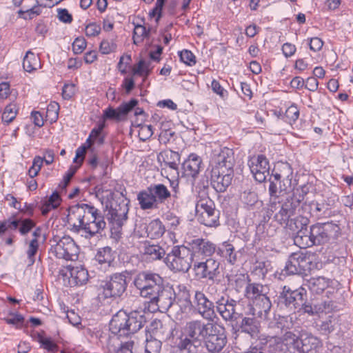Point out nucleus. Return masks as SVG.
Here are the masks:
<instances>
[{
	"label": "nucleus",
	"instance_id": "f257e3e1",
	"mask_svg": "<svg viewBox=\"0 0 353 353\" xmlns=\"http://www.w3.org/2000/svg\"><path fill=\"white\" fill-rule=\"evenodd\" d=\"M305 192L302 189L296 188L281 201H273L269 204L268 213H271L272 219L281 225H285L291 217L299 210L304 199Z\"/></svg>",
	"mask_w": 353,
	"mask_h": 353
},
{
	"label": "nucleus",
	"instance_id": "f03ea898",
	"mask_svg": "<svg viewBox=\"0 0 353 353\" xmlns=\"http://www.w3.org/2000/svg\"><path fill=\"white\" fill-rule=\"evenodd\" d=\"M144 310L127 313L123 310L117 312L110 322V330L114 335L128 336L137 332L146 323Z\"/></svg>",
	"mask_w": 353,
	"mask_h": 353
},
{
	"label": "nucleus",
	"instance_id": "7ed1b4c3",
	"mask_svg": "<svg viewBox=\"0 0 353 353\" xmlns=\"http://www.w3.org/2000/svg\"><path fill=\"white\" fill-rule=\"evenodd\" d=\"M340 227L332 222L316 223L310 226L307 234L304 238L297 239L298 246L303 249L313 245H320L327 243L330 239H336L340 234Z\"/></svg>",
	"mask_w": 353,
	"mask_h": 353
},
{
	"label": "nucleus",
	"instance_id": "20e7f679",
	"mask_svg": "<svg viewBox=\"0 0 353 353\" xmlns=\"http://www.w3.org/2000/svg\"><path fill=\"white\" fill-rule=\"evenodd\" d=\"M306 300L307 290L304 288H293L284 285L277 296L276 304L279 310L294 314L296 311H301V306Z\"/></svg>",
	"mask_w": 353,
	"mask_h": 353
},
{
	"label": "nucleus",
	"instance_id": "39448f33",
	"mask_svg": "<svg viewBox=\"0 0 353 353\" xmlns=\"http://www.w3.org/2000/svg\"><path fill=\"white\" fill-rule=\"evenodd\" d=\"M164 262L173 272H187L193 262V253L183 245H175L164 258Z\"/></svg>",
	"mask_w": 353,
	"mask_h": 353
},
{
	"label": "nucleus",
	"instance_id": "423d86ee",
	"mask_svg": "<svg viewBox=\"0 0 353 353\" xmlns=\"http://www.w3.org/2000/svg\"><path fill=\"white\" fill-rule=\"evenodd\" d=\"M133 284L139 291L141 296L150 299L161 289L163 279L159 274L142 271L135 276Z\"/></svg>",
	"mask_w": 353,
	"mask_h": 353
},
{
	"label": "nucleus",
	"instance_id": "0eeeda50",
	"mask_svg": "<svg viewBox=\"0 0 353 353\" xmlns=\"http://www.w3.org/2000/svg\"><path fill=\"white\" fill-rule=\"evenodd\" d=\"M96 209L91 203H81L70 206L68 209L67 221L72 227V230L77 233H83L86 222L90 220Z\"/></svg>",
	"mask_w": 353,
	"mask_h": 353
},
{
	"label": "nucleus",
	"instance_id": "6e6552de",
	"mask_svg": "<svg viewBox=\"0 0 353 353\" xmlns=\"http://www.w3.org/2000/svg\"><path fill=\"white\" fill-rule=\"evenodd\" d=\"M127 272H122L110 275L108 280L101 283L99 296L104 299L120 298L127 290Z\"/></svg>",
	"mask_w": 353,
	"mask_h": 353
},
{
	"label": "nucleus",
	"instance_id": "1a4fd4ad",
	"mask_svg": "<svg viewBox=\"0 0 353 353\" xmlns=\"http://www.w3.org/2000/svg\"><path fill=\"white\" fill-rule=\"evenodd\" d=\"M195 210L197 219L201 224L208 227L219 225V210L216 209L214 201L209 197L199 199Z\"/></svg>",
	"mask_w": 353,
	"mask_h": 353
},
{
	"label": "nucleus",
	"instance_id": "9d476101",
	"mask_svg": "<svg viewBox=\"0 0 353 353\" xmlns=\"http://www.w3.org/2000/svg\"><path fill=\"white\" fill-rule=\"evenodd\" d=\"M128 210V203L124 200L121 202L116 200L110 201L106 216L111 224L112 234L117 236L121 232L123 225L127 221Z\"/></svg>",
	"mask_w": 353,
	"mask_h": 353
},
{
	"label": "nucleus",
	"instance_id": "9b49d317",
	"mask_svg": "<svg viewBox=\"0 0 353 353\" xmlns=\"http://www.w3.org/2000/svg\"><path fill=\"white\" fill-rule=\"evenodd\" d=\"M244 303L243 300L236 301L229 296H221L215 301V310L223 320L232 321L245 315L244 308H240Z\"/></svg>",
	"mask_w": 353,
	"mask_h": 353
},
{
	"label": "nucleus",
	"instance_id": "f8f14e48",
	"mask_svg": "<svg viewBox=\"0 0 353 353\" xmlns=\"http://www.w3.org/2000/svg\"><path fill=\"white\" fill-rule=\"evenodd\" d=\"M311 264L310 254L303 252H294L289 256L282 273L284 275L306 274Z\"/></svg>",
	"mask_w": 353,
	"mask_h": 353
},
{
	"label": "nucleus",
	"instance_id": "ddd939ff",
	"mask_svg": "<svg viewBox=\"0 0 353 353\" xmlns=\"http://www.w3.org/2000/svg\"><path fill=\"white\" fill-rule=\"evenodd\" d=\"M174 291L175 317L177 320H181L192 310L190 292L188 287L183 284H179L174 287Z\"/></svg>",
	"mask_w": 353,
	"mask_h": 353
},
{
	"label": "nucleus",
	"instance_id": "4468645a",
	"mask_svg": "<svg viewBox=\"0 0 353 353\" xmlns=\"http://www.w3.org/2000/svg\"><path fill=\"white\" fill-rule=\"evenodd\" d=\"M55 244L52 245L50 253L57 258L66 261H74L78 257L79 248L74 240L69 236H64L58 241L53 239Z\"/></svg>",
	"mask_w": 353,
	"mask_h": 353
},
{
	"label": "nucleus",
	"instance_id": "2eb2a0df",
	"mask_svg": "<svg viewBox=\"0 0 353 353\" xmlns=\"http://www.w3.org/2000/svg\"><path fill=\"white\" fill-rule=\"evenodd\" d=\"M213 327V323H205L201 320H192L188 322L185 327V336L189 341L197 347L202 346V339H204L210 328ZM180 339H183L181 337Z\"/></svg>",
	"mask_w": 353,
	"mask_h": 353
},
{
	"label": "nucleus",
	"instance_id": "dca6fc26",
	"mask_svg": "<svg viewBox=\"0 0 353 353\" xmlns=\"http://www.w3.org/2000/svg\"><path fill=\"white\" fill-rule=\"evenodd\" d=\"M272 302L268 294L258 297L244 308V314L247 316H256L261 319L268 320L272 308Z\"/></svg>",
	"mask_w": 353,
	"mask_h": 353
},
{
	"label": "nucleus",
	"instance_id": "f3484780",
	"mask_svg": "<svg viewBox=\"0 0 353 353\" xmlns=\"http://www.w3.org/2000/svg\"><path fill=\"white\" fill-rule=\"evenodd\" d=\"M227 336L223 327L213 324L204 339L206 349L211 353H220L227 343Z\"/></svg>",
	"mask_w": 353,
	"mask_h": 353
},
{
	"label": "nucleus",
	"instance_id": "a211bd4d",
	"mask_svg": "<svg viewBox=\"0 0 353 353\" xmlns=\"http://www.w3.org/2000/svg\"><path fill=\"white\" fill-rule=\"evenodd\" d=\"M192 310H194L204 319L212 320L215 316V303L210 301L200 290H196L192 301Z\"/></svg>",
	"mask_w": 353,
	"mask_h": 353
},
{
	"label": "nucleus",
	"instance_id": "6ab92c4d",
	"mask_svg": "<svg viewBox=\"0 0 353 353\" xmlns=\"http://www.w3.org/2000/svg\"><path fill=\"white\" fill-rule=\"evenodd\" d=\"M174 286L163 285L159 292L155 293L150 299V303L152 305H154L161 312H167L168 310L172 309L174 310Z\"/></svg>",
	"mask_w": 353,
	"mask_h": 353
},
{
	"label": "nucleus",
	"instance_id": "aec40b11",
	"mask_svg": "<svg viewBox=\"0 0 353 353\" xmlns=\"http://www.w3.org/2000/svg\"><path fill=\"white\" fill-rule=\"evenodd\" d=\"M234 170L214 168L210 172V183L217 192H224L231 185Z\"/></svg>",
	"mask_w": 353,
	"mask_h": 353
},
{
	"label": "nucleus",
	"instance_id": "412c9836",
	"mask_svg": "<svg viewBox=\"0 0 353 353\" xmlns=\"http://www.w3.org/2000/svg\"><path fill=\"white\" fill-rule=\"evenodd\" d=\"M219 265L220 263L218 261L210 257L205 261H195L193 270L200 279L214 281L219 274Z\"/></svg>",
	"mask_w": 353,
	"mask_h": 353
},
{
	"label": "nucleus",
	"instance_id": "4be33fe9",
	"mask_svg": "<svg viewBox=\"0 0 353 353\" xmlns=\"http://www.w3.org/2000/svg\"><path fill=\"white\" fill-rule=\"evenodd\" d=\"M248 166L256 181L262 183L270 174V164L263 154L254 156L248 160Z\"/></svg>",
	"mask_w": 353,
	"mask_h": 353
},
{
	"label": "nucleus",
	"instance_id": "5701e85b",
	"mask_svg": "<svg viewBox=\"0 0 353 353\" xmlns=\"http://www.w3.org/2000/svg\"><path fill=\"white\" fill-rule=\"evenodd\" d=\"M201 164V158L195 153H191L181 165V177L194 182L200 172Z\"/></svg>",
	"mask_w": 353,
	"mask_h": 353
},
{
	"label": "nucleus",
	"instance_id": "b1692460",
	"mask_svg": "<svg viewBox=\"0 0 353 353\" xmlns=\"http://www.w3.org/2000/svg\"><path fill=\"white\" fill-rule=\"evenodd\" d=\"M234 152L232 149L225 147L219 150H214L211 159L212 168H221L234 170Z\"/></svg>",
	"mask_w": 353,
	"mask_h": 353
},
{
	"label": "nucleus",
	"instance_id": "393cba45",
	"mask_svg": "<svg viewBox=\"0 0 353 353\" xmlns=\"http://www.w3.org/2000/svg\"><path fill=\"white\" fill-rule=\"evenodd\" d=\"M106 227L104 216L99 209H96L90 220L86 222L84 232L81 234L87 239H90L97 234L101 233Z\"/></svg>",
	"mask_w": 353,
	"mask_h": 353
},
{
	"label": "nucleus",
	"instance_id": "a878e982",
	"mask_svg": "<svg viewBox=\"0 0 353 353\" xmlns=\"http://www.w3.org/2000/svg\"><path fill=\"white\" fill-rule=\"evenodd\" d=\"M310 223L309 219L304 215H298L291 217L285 228L291 231L295 235L293 237L294 243L298 246L297 239L304 238L307 234V225Z\"/></svg>",
	"mask_w": 353,
	"mask_h": 353
},
{
	"label": "nucleus",
	"instance_id": "bb28decb",
	"mask_svg": "<svg viewBox=\"0 0 353 353\" xmlns=\"http://www.w3.org/2000/svg\"><path fill=\"white\" fill-rule=\"evenodd\" d=\"M190 249L194 255L210 257L216 252V245L208 239L194 238L188 243Z\"/></svg>",
	"mask_w": 353,
	"mask_h": 353
},
{
	"label": "nucleus",
	"instance_id": "cd10ccee",
	"mask_svg": "<svg viewBox=\"0 0 353 353\" xmlns=\"http://www.w3.org/2000/svg\"><path fill=\"white\" fill-rule=\"evenodd\" d=\"M256 316H243L239 324L238 331L248 334L252 339H262L259 334L261 332V322L256 318Z\"/></svg>",
	"mask_w": 353,
	"mask_h": 353
},
{
	"label": "nucleus",
	"instance_id": "c85d7f7f",
	"mask_svg": "<svg viewBox=\"0 0 353 353\" xmlns=\"http://www.w3.org/2000/svg\"><path fill=\"white\" fill-rule=\"evenodd\" d=\"M301 208L304 211L309 210V213L311 216L317 219L329 218L333 215L330 203L325 201L321 202L312 201L308 204L305 203L301 205Z\"/></svg>",
	"mask_w": 353,
	"mask_h": 353
},
{
	"label": "nucleus",
	"instance_id": "c756f323",
	"mask_svg": "<svg viewBox=\"0 0 353 353\" xmlns=\"http://www.w3.org/2000/svg\"><path fill=\"white\" fill-rule=\"evenodd\" d=\"M264 340L265 343H268L270 346H275V350L278 347H282L283 344L285 345L288 344H296L299 347V336L291 331H285L282 337L278 336H265Z\"/></svg>",
	"mask_w": 353,
	"mask_h": 353
},
{
	"label": "nucleus",
	"instance_id": "7c9ffc66",
	"mask_svg": "<svg viewBox=\"0 0 353 353\" xmlns=\"http://www.w3.org/2000/svg\"><path fill=\"white\" fill-rule=\"evenodd\" d=\"M114 254L112 249L109 246L99 248L94 256L95 265L99 266V269L105 272L112 266L114 259Z\"/></svg>",
	"mask_w": 353,
	"mask_h": 353
},
{
	"label": "nucleus",
	"instance_id": "2f4dec72",
	"mask_svg": "<svg viewBox=\"0 0 353 353\" xmlns=\"http://www.w3.org/2000/svg\"><path fill=\"white\" fill-rule=\"evenodd\" d=\"M301 347H297L301 353H317L321 347L320 339L312 334L305 333L301 336Z\"/></svg>",
	"mask_w": 353,
	"mask_h": 353
},
{
	"label": "nucleus",
	"instance_id": "473e14b6",
	"mask_svg": "<svg viewBox=\"0 0 353 353\" xmlns=\"http://www.w3.org/2000/svg\"><path fill=\"white\" fill-rule=\"evenodd\" d=\"M280 172L274 170L272 177L276 181H279L280 192L286 190L288 186L291 185L292 171L288 163H283L279 168Z\"/></svg>",
	"mask_w": 353,
	"mask_h": 353
},
{
	"label": "nucleus",
	"instance_id": "72a5a7b5",
	"mask_svg": "<svg viewBox=\"0 0 353 353\" xmlns=\"http://www.w3.org/2000/svg\"><path fill=\"white\" fill-rule=\"evenodd\" d=\"M70 272L69 283L73 285H83L88 281V272L82 266L71 267L68 266Z\"/></svg>",
	"mask_w": 353,
	"mask_h": 353
},
{
	"label": "nucleus",
	"instance_id": "f704fd0d",
	"mask_svg": "<svg viewBox=\"0 0 353 353\" xmlns=\"http://www.w3.org/2000/svg\"><path fill=\"white\" fill-rule=\"evenodd\" d=\"M216 254L227 261L230 264L234 265L237 261V252L232 244L224 241L216 247Z\"/></svg>",
	"mask_w": 353,
	"mask_h": 353
},
{
	"label": "nucleus",
	"instance_id": "c9c22d12",
	"mask_svg": "<svg viewBox=\"0 0 353 353\" xmlns=\"http://www.w3.org/2000/svg\"><path fill=\"white\" fill-rule=\"evenodd\" d=\"M268 288L259 283H250L244 290V296L251 302L258 297L268 294Z\"/></svg>",
	"mask_w": 353,
	"mask_h": 353
},
{
	"label": "nucleus",
	"instance_id": "e433bc0d",
	"mask_svg": "<svg viewBox=\"0 0 353 353\" xmlns=\"http://www.w3.org/2000/svg\"><path fill=\"white\" fill-rule=\"evenodd\" d=\"M137 200L139 201L140 208L143 210L157 209L159 208V204L151 191L148 190V188L146 190L141 191L138 194Z\"/></svg>",
	"mask_w": 353,
	"mask_h": 353
},
{
	"label": "nucleus",
	"instance_id": "4c0bfd02",
	"mask_svg": "<svg viewBox=\"0 0 353 353\" xmlns=\"http://www.w3.org/2000/svg\"><path fill=\"white\" fill-rule=\"evenodd\" d=\"M157 203H164L171 196V192L167 187L162 183L151 184L148 187Z\"/></svg>",
	"mask_w": 353,
	"mask_h": 353
},
{
	"label": "nucleus",
	"instance_id": "58836bf2",
	"mask_svg": "<svg viewBox=\"0 0 353 353\" xmlns=\"http://www.w3.org/2000/svg\"><path fill=\"white\" fill-rule=\"evenodd\" d=\"M148 237L157 239L165 232V227L159 219L152 220L145 228Z\"/></svg>",
	"mask_w": 353,
	"mask_h": 353
},
{
	"label": "nucleus",
	"instance_id": "ea45409f",
	"mask_svg": "<svg viewBox=\"0 0 353 353\" xmlns=\"http://www.w3.org/2000/svg\"><path fill=\"white\" fill-rule=\"evenodd\" d=\"M143 253L151 260H159L165 254V250L157 244L144 243Z\"/></svg>",
	"mask_w": 353,
	"mask_h": 353
},
{
	"label": "nucleus",
	"instance_id": "a19ab883",
	"mask_svg": "<svg viewBox=\"0 0 353 353\" xmlns=\"http://www.w3.org/2000/svg\"><path fill=\"white\" fill-rule=\"evenodd\" d=\"M104 128L105 123L103 122L99 124L97 128H94L91 130L86 140V144H88V147H92L94 143H97L98 145H102L104 143L105 137L101 134Z\"/></svg>",
	"mask_w": 353,
	"mask_h": 353
},
{
	"label": "nucleus",
	"instance_id": "79ce46f5",
	"mask_svg": "<svg viewBox=\"0 0 353 353\" xmlns=\"http://www.w3.org/2000/svg\"><path fill=\"white\" fill-rule=\"evenodd\" d=\"M240 200L247 208L254 206L259 201L258 195L252 187H248L241 192Z\"/></svg>",
	"mask_w": 353,
	"mask_h": 353
},
{
	"label": "nucleus",
	"instance_id": "37998d69",
	"mask_svg": "<svg viewBox=\"0 0 353 353\" xmlns=\"http://www.w3.org/2000/svg\"><path fill=\"white\" fill-rule=\"evenodd\" d=\"M330 285V280L323 276L312 277L308 281L310 290L316 294L323 292Z\"/></svg>",
	"mask_w": 353,
	"mask_h": 353
},
{
	"label": "nucleus",
	"instance_id": "c03bdc74",
	"mask_svg": "<svg viewBox=\"0 0 353 353\" xmlns=\"http://www.w3.org/2000/svg\"><path fill=\"white\" fill-rule=\"evenodd\" d=\"M40 67L39 58L31 50H28L23 60V68L28 72H32Z\"/></svg>",
	"mask_w": 353,
	"mask_h": 353
},
{
	"label": "nucleus",
	"instance_id": "a18cd8bd",
	"mask_svg": "<svg viewBox=\"0 0 353 353\" xmlns=\"http://www.w3.org/2000/svg\"><path fill=\"white\" fill-rule=\"evenodd\" d=\"M195 347L188 339H179L176 345L172 346L167 353H194Z\"/></svg>",
	"mask_w": 353,
	"mask_h": 353
},
{
	"label": "nucleus",
	"instance_id": "49530a36",
	"mask_svg": "<svg viewBox=\"0 0 353 353\" xmlns=\"http://www.w3.org/2000/svg\"><path fill=\"white\" fill-rule=\"evenodd\" d=\"M294 327L293 317L290 315L279 316L276 318L273 325L270 324L269 327L279 329L281 331H287Z\"/></svg>",
	"mask_w": 353,
	"mask_h": 353
},
{
	"label": "nucleus",
	"instance_id": "de8ad7c7",
	"mask_svg": "<svg viewBox=\"0 0 353 353\" xmlns=\"http://www.w3.org/2000/svg\"><path fill=\"white\" fill-rule=\"evenodd\" d=\"M162 339H157L152 335L146 338L145 351V353H160L162 347Z\"/></svg>",
	"mask_w": 353,
	"mask_h": 353
},
{
	"label": "nucleus",
	"instance_id": "09e8293b",
	"mask_svg": "<svg viewBox=\"0 0 353 353\" xmlns=\"http://www.w3.org/2000/svg\"><path fill=\"white\" fill-rule=\"evenodd\" d=\"M339 325L338 317L334 315L329 316L328 319L322 321L319 325V330L325 334L332 332Z\"/></svg>",
	"mask_w": 353,
	"mask_h": 353
},
{
	"label": "nucleus",
	"instance_id": "8fccbe9b",
	"mask_svg": "<svg viewBox=\"0 0 353 353\" xmlns=\"http://www.w3.org/2000/svg\"><path fill=\"white\" fill-rule=\"evenodd\" d=\"M150 30H146V28L142 25H136L133 32V43L139 45L142 43L145 38L150 35Z\"/></svg>",
	"mask_w": 353,
	"mask_h": 353
},
{
	"label": "nucleus",
	"instance_id": "3c124183",
	"mask_svg": "<svg viewBox=\"0 0 353 353\" xmlns=\"http://www.w3.org/2000/svg\"><path fill=\"white\" fill-rule=\"evenodd\" d=\"M102 117L104 121L114 120L119 122L125 120L119 107L116 109L111 106L108 107L103 111Z\"/></svg>",
	"mask_w": 353,
	"mask_h": 353
},
{
	"label": "nucleus",
	"instance_id": "603ef678",
	"mask_svg": "<svg viewBox=\"0 0 353 353\" xmlns=\"http://www.w3.org/2000/svg\"><path fill=\"white\" fill-rule=\"evenodd\" d=\"M276 230L274 226L271 225H259L256 228V236L259 240L265 239L267 237L273 236L276 234Z\"/></svg>",
	"mask_w": 353,
	"mask_h": 353
},
{
	"label": "nucleus",
	"instance_id": "864d4df0",
	"mask_svg": "<svg viewBox=\"0 0 353 353\" xmlns=\"http://www.w3.org/2000/svg\"><path fill=\"white\" fill-rule=\"evenodd\" d=\"M231 281H232V285L237 292L245 289L246 286L250 283L248 275L244 274L235 275Z\"/></svg>",
	"mask_w": 353,
	"mask_h": 353
},
{
	"label": "nucleus",
	"instance_id": "5fc2aeb1",
	"mask_svg": "<svg viewBox=\"0 0 353 353\" xmlns=\"http://www.w3.org/2000/svg\"><path fill=\"white\" fill-rule=\"evenodd\" d=\"M39 250V241L36 239H32L28 245V250L26 251L28 258V265L31 266L35 262V255L37 254Z\"/></svg>",
	"mask_w": 353,
	"mask_h": 353
},
{
	"label": "nucleus",
	"instance_id": "6e6d98bb",
	"mask_svg": "<svg viewBox=\"0 0 353 353\" xmlns=\"http://www.w3.org/2000/svg\"><path fill=\"white\" fill-rule=\"evenodd\" d=\"M17 111L16 104L10 103L6 105L2 114V121L8 124L10 123L15 119Z\"/></svg>",
	"mask_w": 353,
	"mask_h": 353
},
{
	"label": "nucleus",
	"instance_id": "4d7b16f0",
	"mask_svg": "<svg viewBox=\"0 0 353 353\" xmlns=\"http://www.w3.org/2000/svg\"><path fill=\"white\" fill-rule=\"evenodd\" d=\"M150 330H151L152 334L154 337H158L160 339L167 338L168 334L164 337L165 327L161 322V321L159 319H154L150 323Z\"/></svg>",
	"mask_w": 353,
	"mask_h": 353
},
{
	"label": "nucleus",
	"instance_id": "13d9d810",
	"mask_svg": "<svg viewBox=\"0 0 353 353\" xmlns=\"http://www.w3.org/2000/svg\"><path fill=\"white\" fill-rule=\"evenodd\" d=\"M149 66V63H146L144 60H140L137 65H134L132 69L133 74L147 78L150 73Z\"/></svg>",
	"mask_w": 353,
	"mask_h": 353
},
{
	"label": "nucleus",
	"instance_id": "bf43d9fd",
	"mask_svg": "<svg viewBox=\"0 0 353 353\" xmlns=\"http://www.w3.org/2000/svg\"><path fill=\"white\" fill-rule=\"evenodd\" d=\"M134 346V341L129 340L126 342L120 343L118 346L110 345V350L113 351L114 353H133L132 348Z\"/></svg>",
	"mask_w": 353,
	"mask_h": 353
},
{
	"label": "nucleus",
	"instance_id": "052dcab7",
	"mask_svg": "<svg viewBox=\"0 0 353 353\" xmlns=\"http://www.w3.org/2000/svg\"><path fill=\"white\" fill-rule=\"evenodd\" d=\"M316 305L319 307V310H318L319 315L322 313L327 314L337 310V305L332 300H325Z\"/></svg>",
	"mask_w": 353,
	"mask_h": 353
},
{
	"label": "nucleus",
	"instance_id": "680f3d73",
	"mask_svg": "<svg viewBox=\"0 0 353 353\" xmlns=\"http://www.w3.org/2000/svg\"><path fill=\"white\" fill-rule=\"evenodd\" d=\"M138 100L136 99H131L128 102L122 103L119 106L121 113L124 118L126 119L127 115L138 104Z\"/></svg>",
	"mask_w": 353,
	"mask_h": 353
},
{
	"label": "nucleus",
	"instance_id": "e2e57ef3",
	"mask_svg": "<svg viewBox=\"0 0 353 353\" xmlns=\"http://www.w3.org/2000/svg\"><path fill=\"white\" fill-rule=\"evenodd\" d=\"M117 44L113 40L103 39L99 46L100 52L103 54H108L117 50Z\"/></svg>",
	"mask_w": 353,
	"mask_h": 353
},
{
	"label": "nucleus",
	"instance_id": "0e129e2a",
	"mask_svg": "<svg viewBox=\"0 0 353 353\" xmlns=\"http://www.w3.org/2000/svg\"><path fill=\"white\" fill-rule=\"evenodd\" d=\"M43 163V159L39 156H36L32 161V165L28 170V174L31 179L35 177L39 172Z\"/></svg>",
	"mask_w": 353,
	"mask_h": 353
},
{
	"label": "nucleus",
	"instance_id": "69168bd1",
	"mask_svg": "<svg viewBox=\"0 0 353 353\" xmlns=\"http://www.w3.org/2000/svg\"><path fill=\"white\" fill-rule=\"evenodd\" d=\"M180 60L185 64L192 66L196 63V57L194 54L188 50H183L179 52Z\"/></svg>",
	"mask_w": 353,
	"mask_h": 353
},
{
	"label": "nucleus",
	"instance_id": "338daca9",
	"mask_svg": "<svg viewBox=\"0 0 353 353\" xmlns=\"http://www.w3.org/2000/svg\"><path fill=\"white\" fill-rule=\"evenodd\" d=\"M35 225V222L30 219H20L19 231L21 235H26L34 228Z\"/></svg>",
	"mask_w": 353,
	"mask_h": 353
},
{
	"label": "nucleus",
	"instance_id": "774afa93",
	"mask_svg": "<svg viewBox=\"0 0 353 353\" xmlns=\"http://www.w3.org/2000/svg\"><path fill=\"white\" fill-rule=\"evenodd\" d=\"M299 117V110L296 105H292L287 108L285 112V117L288 119V122L292 123V122L296 121Z\"/></svg>",
	"mask_w": 353,
	"mask_h": 353
}]
</instances>
